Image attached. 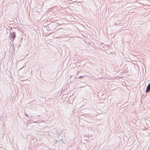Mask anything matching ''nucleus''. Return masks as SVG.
<instances>
[{
    "label": "nucleus",
    "mask_w": 150,
    "mask_h": 150,
    "mask_svg": "<svg viewBox=\"0 0 150 150\" xmlns=\"http://www.w3.org/2000/svg\"><path fill=\"white\" fill-rule=\"evenodd\" d=\"M83 77V76H80L79 77V78H82V77Z\"/></svg>",
    "instance_id": "7ed1b4c3"
},
{
    "label": "nucleus",
    "mask_w": 150,
    "mask_h": 150,
    "mask_svg": "<svg viewBox=\"0 0 150 150\" xmlns=\"http://www.w3.org/2000/svg\"><path fill=\"white\" fill-rule=\"evenodd\" d=\"M11 36L13 37V38H15V37L16 36V35L14 33H13V34H12Z\"/></svg>",
    "instance_id": "f03ea898"
},
{
    "label": "nucleus",
    "mask_w": 150,
    "mask_h": 150,
    "mask_svg": "<svg viewBox=\"0 0 150 150\" xmlns=\"http://www.w3.org/2000/svg\"><path fill=\"white\" fill-rule=\"evenodd\" d=\"M149 91H150V83L149 84V85L147 86L146 89V92L147 93Z\"/></svg>",
    "instance_id": "f257e3e1"
}]
</instances>
